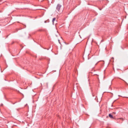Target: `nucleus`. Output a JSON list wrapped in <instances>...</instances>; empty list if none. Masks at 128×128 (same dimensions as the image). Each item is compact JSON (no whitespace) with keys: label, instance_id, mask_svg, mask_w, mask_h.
Listing matches in <instances>:
<instances>
[{"label":"nucleus","instance_id":"nucleus-3","mask_svg":"<svg viewBox=\"0 0 128 128\" xmlns=\"http://www.w3.org/2000/svg\"><path fill=\"white\" fill-rule=\"evenodd\" d=\"M61 6H62L61 5L59 4H58L57 5L56 8H60Z\"/></svg>","mask_w":128,"mask_h":128},{"label":"nucleus","instance_id":"nucleus-7","mask_svg":"<svg viewBox=\"0 0 128 128\" xmlns=\"http://www.w3.org/2000/svg\"><path fill=\"white\" fill-rule=\"evenodd\" d=\"M65 44H68V43H65Z\"/></svg>","mask_w":128,"mask_h":128},{"label":"nucleus","instance_id":"nucleus-5","mask_svg":"<svg viewBox=\"0 0 128 128\" xmlns=\"http://www.w3.org/2000/svg\"><path fill=\"white\" fill-rule=\"evenodd\" d=\"M60 8H57V10L58 11H59V10H60Z\"/></svg>","mask_w":128,"mask_h":128},{"label":"nucleus","instance_id":"nucleus-1","mask_svg":"<svg viewBox=\"0 0 128 128\" xmlns=\"http://www.w3.org/2000/svg\"><path fill=\"white\" fill-rule=\"evenodd\" d=\"M100 61L98 62H97L96 63V62H95V60H92L91 62V64H95V65H96L97 63L100 62Z\"/></svg>","mask_w":128,"mask_h":128},{"label":"nucleus","instance_id":"nucleus-10","mask_svg":"<svg viewBox=\"0 0 128 128\" xmlns=\"http://www.w3.org/2000/svg\"><path fill=\"white\" fill-rule=\"evenodd\" d=\"M45 8H47L46 7H45Z\"/></svg>","mask_w":128,"mask_h":128},{"label":"nucleus","instance_id":"nucleus-9","mask_svg":"<svg viewBox=\"0 0 128 128\" xmlns=\"http://www.w3.org/2000/svg\"><path fill=\"white\" fill-rule=\"evenodd\" d=\"M124 82L126 83V82L125 81H124Z\"/></svg>","mask_w":128,"mask_h":128},{"label":"nucleus","instance_id":"nucleus-11","mask_svg":"<svg viewBox=\"0 0 128 128\" xmlns=\"http://www.w3.org/2000/svg\"><path fill=\"white\" fill-rule=\"evenodd\" d=\"M40 9V10H42V9Z\"/></svg>","mask_w":128,"mask_h":128},{"label":"nucleus","instance_id":"nucleus-2","mask_svg":"<svg viewBox=\"0 0 128 128\" xmlns=\"http://www.w3.org/2000/svg\"><path fill=\"white\" fill-rule=\"evenodd\" d=\"M109 117L111 119H114V118L113 116L111 114H109L108 115Z\"/></svg>","mask_w":128,"mask_h":128},{"label":"nucleus","instance_id":"nucleus-6","mask_svg":"<svg viewBox=\"0 0 128 128\" xmlns=\"http://www.w3.org/2000/svg\"><path fill=\"white\" fill-rule=\"evenodd\" d=\"M120 119L122 121L123 120V119L122 118H120Z\"/></svg>","mask_w":128,"mask_h":128},{"label":"nucleus","instance_id":"nucleus-8","mask_svg":"<svg viewBox=\"0 0 128 128\" xmlns=\"http://www.w3.org/2000/svg\"><path fill=\"white\" fill-rule=\"evenodd\" d=\"M99 9L100 10H102L101 8H99Z\"/></svg>","mask_w":128,"mask_h":128},{"label":"nucleus","instance_id":"nucleus-4","mask_svg":"<svg viewBox=\"0 0 128 128\" xmlns=\"http://www.w3.org/2000/svg\"><path fill=\"white\" fill-rule=\"evenodd\" d=\"M56 18H53L52 20V22L53 23H54V21L56 20Z\"/></svg>","mask_w":128,"mask_h":128}]
</instances>
